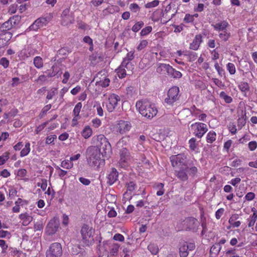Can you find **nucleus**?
I'll return each instance as SVG.
<instances>
[{"label": "nucleus", "mask_w": 257, "mask_h": 257, "mask_svg": "<svg viewBox=\"0 0 257 257\" xmlns=\"http://www.w3.org/2000/svg\"><path fill=\"white\" fill-rule=\"evenodd\" d=\"M187 156L184 154H179L176 155H172L170 157L171 165L173 168L178 167L182 165L184 167H180L178 170L175 171V175L178 179L182 181H186L188 179V176L194 178L197 176L198 168L190 164L187 166L186 163Z\"/></svg>", "instance_id": "nucleus-1"}, {"label": "nucleus", "mask_w": 257, "mask_h": 257, "mask_svg": "<svg viewBox=\"0 0 257 257\" xmlns=\"http://www.w3.org/2000/svg\"><path fill=\"white\" fill-rule=\"evenodd\" d=\"M136 107L143 116L149 119H152L158 113V109L155 104L147 99L137 101Z\"/></svg>", "instance_id": "nucleus-2"}, {"label": "nucleus", "mask_w": 257, "mask_h": 257, "mask_svg": "<svg viewBox=\"0 0 257 257\" xmlns=\"http://www.w3.org/2000/svg\"><path fill=\"white\" fill-rule=\"evenodd\" d=\"M101 156L100 152L95 147L90 146L86 150L88 164L92 167H98L104 163V160L101 158Z\"/></svg>", "instance_id": "nucleus-3"}, {"label": "nucleus", "mask_w": 257, "mask_h": 257, "mask_svg": "<svg viewBox=\"0 0 257 257\" xmlns=\"http://www.w3.org/2000/svg\"><path fill=\"white\" fill-rule=\"evenodd\" d=\"M93 230L87 224H83L81 227L80 233L83 245L89 246L94 243L93 236Z\"/></svg>", "instance_id": "nucleus-4"}, {"label": "nucleus", "mask_w": 257, "mask_h": 257, "mask_svg": "<svg viewBox=\"0 0 257 257\" xmlns=\"http://www.w3.org/2000/svg\"><path fill=\"white\" fill-rule=\"evenodd\" d=\"M180 90L177 86L171 87L167 93V97L164 100V102L167 105L173 106L174 103L179 100L180 97Z\"/></svg>", "instance_id": "nucleus-5"}, {"label": "nucleus", "mask_w": 257, "mask_h": 257, "mask_svg": "<svg viewBox=\"0 0 257 257\" xmlns=\"http://www.w3.org/2000/svg\"><path fill=\"white\" fill-rule=\"evenodd\" d=\"M190 127L192 134L199 139H201L208 131L206 124L200 122L192 123Z\"/></svg>", "instance_id": "nucleus-6"}, {"label": "nucleus", "mask_w": 257, "mask_h": 257, "mask_svg": "<svg viewBox=\"0 0 257 257\" xmlns=\"http://www.w3.org/2000/svg\"><path fill=\"white\" fill-rule=\"evenodd\" d=\"M95 81V85L102 87H106L109 86L110 80L107 77V73L104 70H101L98 72L92 82Z\"/></svg>", "instance_id": "nucleus-7"}, {"label": "nucleus", "mask_w": 257, "mask_h": 257, "mask_svg": "<svg viewBox=\"0 0 257 257\" xmlns=\"http://www.w3.org/2000/svg\"><path fill=\"white\" fill-rule=\"evenodd\" d=\"M62 254V245L57 242L51 243L46 251V257H61Z\"/></svg>", "instance_id": "nucleus-8"}, {"label": "nucleus", "mask_w": 257, "mask_h": 257, "mask_svg": "<svg viewBox=\"0 0 257 257\" xmlns=\"http://www.w3.org/2000/svg\"><path fill=\"white\" fill-rule=\"evenodd\" d=\"M132 127V123L130 121L119 120L116 122L114 126V130L117 134L123 135L128 132Z\"/></svg>", "instance_id": "nucleus-9"}, {"label": "nucleus", "mask_w": 257, "mask_h": 257, "mask_svg": "<svg viewBox=\"0 0 257 257\" xmlns=\"http://www.w3.org/2000/svg\"><path fill=\"white\" fill-rule=\"evenodd\" d=\"M120 100V98L118 95L115 93L110 94L106 102V107L107 111L109 112L113 111L117 107Z\"/></svg>", "instance_id": "nucleus-10"}, {"label": "nucleus", "mask_w": 257, "mask_h": 257, "mask_svg": "<svg viewBox=\"0 0 257 257\" xmlns=\"http://www.w3.org/2000/svg\"><path fill=\"white\" fill-rule=\"evenodd\" d=\"M125 69L132 73L134 69V65L132 63L125 64L124 62H122L120 66L115 69V72L119 78L122 79L126 76V72Z\"/></svg>", "instance_id": "nucleus-11"}, {"label": "nucleus", "mask_w": 257, "mask_h": 257, "mask_svg": "<svg viewBox=\"0 0 257 257\" xmlns=\"http://www.w3.org/2000/svg\"><path fill=\"white\" fill-rule=\"evenodd\" d=\"M160 69L166 70L168 74L174 78H180L182 76V73L180 71L176 70L169 64H161L157 68V71L159 72Z\"/></svg>", "instance_id": "nucleus-12"}, {"label": "nucleus", "mask_w": 257, "mask_h": 257, "mask_svg": "<svg viewBox=\"0 0 257 257\" xmlns=\"http://www.w3.org/2000/svg\"><path fill=\"white\" fill-rule=\"evenodd\" d=\"M183 225L186 230L195 231L199 225L197 219L193 217L186 218L183 222Z\"/></svg>", "instance_id": "nucleus-13"}, {"label": "nucleus", "mask_w": 257, "mask_h": 257, "mask_svg": "<svg viewBox=\"0 0 257 257\" xmlns=\"http://www.w3.org/2000/svg\"><path fill=\"white\" fill-rule=\"evenodd\" d=\"M59 226V221L57 218H53L48 223L46 227V232L49 235L55 234Z\"/></svg>", "instance_id": "nucleus-14"}, {"label": "nucleus", "mask_w": 257, "mask_h": 257, "mask_svg": "<svg viewBox=\"0 0 257 257\" xmlns=\"http://www.w3.org/2000/svg\"><path fill=\"white\" fill-rule=\"evenodd\" d=\"M36 52L37 50L31 46H25L20 51L19 56L22 59L25 60L31 56L34 55Z\"/></svg>", "instance_id": "nucleus-15"}, {"label": "nucleus", "mask_w": 257, "mask_h": 257, "mask_svg": "<svg viewBox=\"0 0 257 257\" xmlns=\"http://www.w3.org/2000/svg\"><path fill=\"white\" fill-rule=\"evenodd\" d=\"M50 18L49 17H41L36 20L34 23L31 26L30 28L32 30L37 31L38 29L42 28L49 22Z\"/></svg>", "instance_id": "nucleus-16"}, {"label": "nucleus", "mask_w": 257, "mask_h": 257, "mask_svg": "<svg viewBox=\"0 0 257 257\" xmlns=\"http://www.w3.org/2000/svg\"><path fill=\"white\" fill-rule=\"evenodd\" d=\"M120 163L123 165L127 164L128 161L131 160V157L128 150L125 148H123L120 150Z\"/></svg>", "instance_id": "nucleus-17"}, {"label": "nucleus", "mask_w": 257, "mask_h": 257, "mask_svg": "<svg viewBox=\"0 0 257 257\" xmlns=\"http://www.w3.org/2000/svg\"><path fill=\"white\" fill-rule=\"evenodd\" d=\"M12 34L10 32H6L0 34V48L7 46L12 38Z\"/></svg>", "instance_id": "nucleus-18"}, {"label": "nucleus", "mask_w": 257, "mask_h": 257, "mask_svg": "<svg viewBox=\"0 0 257 257\" xmlns=\"http://www.w3.org/2000/svg\"><path fill=\"white\" fill-rule=\"evenodd\" d=\"M19 218L23 226L28 225L33 220V217L28 212L21 213L19 215Z\"/></svg>", "instance_id": "nucleus-19"}, {"label": "nucleus", "mask_w": 257, "mask_h": 257, "mask_svg": "<svg viewBox=\"0 0 257 257\" xmlns=\"http://www.w3.org/2000/svg\"><path fill=\"white\" fill-rule=\"evenodd\" d=\"M202 42V35L201 34L196 35L194 39L193 40L192 42L190 44V48L193 50H198Z\"/></svg>", "instance_id": "nucleus-20"}, {"label": "nucleus", "mask_w": 257, "mask_h": 257, "mask_svg": "<svg viewBox=\"0 0 257 257\" xmlns=\"http://www.w3.org/2000/svg\"><path fill=\"white\" fill-rule=\"evenodd\" d=\"M214 29L219 33L227 30L229 25L226 21H221L214 25H212Z\"/></svg>", "instance_id": "nucleus-21"}, {"label": "nucleus", "mask_w": 257, "mask_h": 257, "mask_svg": "<svg viewBox=\"0 0 257 257\" xmlns=\"http://www.w3.org/2000/svg\"><path fill=\"white\" fill-rule=\"evenodd\" d=\"M98 150L100 152V154L102 156H106L111 153V147L108 141L107 142H103V145L98 148Z\"/></svg>", "instance_id": "nucleus-22"}, {"label": "nucleus", "mask_w": 257, "mask_h": 257, "mask_svg": "<svg viewBox=\"0 0 257 257\" xmlns=\"http://www.w3.org/2000/svg\"><path fill=\"white\" fill-rule=\"evenodd\" d=\"M118 174L116 169L114 168H112L111 171L107 176V183L109 184V185H112L117 181Z\"/></svg>", "instance_id": "nucleus-23"}, {"label": "nucleus", "mask_w": 257, "mask_h": 257, "mask_svg": "<svg viewBox=\"0 0 257 257\" xmlns=\"http://www.w3.org/2000/svg\"><path fill=\"white\" fill-rule=\"evenodd\" d=\"M238 218L239 215L237 214H233L230 216L228 222L231 227H238L240 225L241 222L237 220Z\"/></svg>", "instance_id": "nucleus-24"}, {"label": "nucleus", "mask_w": 257, "mask_h": 257, "mask_svg": "<svg viewBox=\"0 0 257 257\" xmlns=\"http://www.w3.org/2000/svg\"><path fill=\"white\" fill-rule=\"evenodd\" d=\"M94 139V142L97 146L96 148H99L100 147L103 145V142H108L107 139L102 134H100L97 135L96 137L93 138Z\"/></svg>", "instance_id": "nucleus-25"}, {"label": "nucleus", "mask_w": 257, "mask_h": 257, "mask_svg": "<svg viewBox=\"0 0 257 257\" xmlns=\"http://www.w3.org/2000/svg\"><path fill=\"white\" fill-rule=\"evenodd\" d=\"M92 129L89 125H85L81 132V136L85 139H87L92 135Z\"/></svg>", "instance_id": "nucleus-26"}, {"label": "nucleus", "mask_w": 257, "mask_h": 257, "mask_svg": "<svg viewBox=\"0 0 257 257\" xmlns=\"http://www.w3.org/2000/svg\"><path fill=\"white\" fill-rule=\"evenodd\" d=\"M74 22V17L72 13H71L70 15L65 17L62 18L61 25L64 26H68L71 24L73 23Z\"/></svg>", "instance_id": "nucleus-27"}, {"label": "nucleus", "mask_w": 257, "mask_h": 257, "mask_svg": "<svg viewBox=\"0 0 257 257\" xmlns=\"http://www.w3.org/2000/svg\"><path fill=\"white\" fill-rule=\"evenodd\" d=\"M13 27L12 24V21L11 19L5 22L0 27V30L3 33L8 32L9 30H11Z\"/></svg>", "instance_id": "nucleus-28"}, {"label": "nucleus", "mask_w": 257, "mask_h": 257, "mask_svg": "<svg viewBox=\"0 0 257 257\" xmlns=\"http://www.w3.org/2000/svg\"><path fill=\"white\" fill-rule=\"evenodd\" d=\"M163 16V10L157 9L153 13L151 16V20L154 22H158Z\"/></svg>", "instance_id": "nucleus-29"}, {"label": "nucleus", "mask_w": 257, "mask_h": 257, "mask_svg": "<svg viewBox=\"0 0 257 257\" xmlns=\"http://www.w3.org/2000/svg\"><path fill=\"white\" fill-rule=\"evenodd\" d=\"M251 211L253 212L252 214L250 216V219L248 221V227H252L254 225V223L257 219V210L254 207L251 208Z\"/></svg>", "instance_id": "nucleus-30"}, {"label": "nucleus", "mask_w": 257, "mask_h": 257, "mask_svg": "<svg viewBox=\"0 0 257 257\" xmlns=\"http://www.w3.org/2000/svg\"><path fill=\"white\" fill-rule=\"evenodd\" d=\"M154 188L158 189L156 194L158 196L163 195L165 193L164 184L162 183H156L154 185Z\"/></svg>", "instance_id": "nucleus-31"}, {"label": "nucleus", "mask_w": 257, "mask_h": 257, "mask_svg": "<svg viewBox=\"0 0 257 257\" xmlns=\"http://www.w3.org/2000/svg\"><path fill=\"white\" fill-rule=\"evenodd\" d=\"M31 151V144L28 142L25 143L24 148L20 152V157H24L27 156Z\"/></svg>", "instance_id": "nucleus-32"}, {"label": "nucleus", "mask_w": 257, "mask_h": 257, "mask_svg": "<svg viewBox=\"0 0 257 257\" xmlns=\"http://www.w3.org/2000/svg\"><path fill=\"white\" fill-rule=\"evenodd\" d=\"M206 139L208 143L212 144L216 139V133L213 131H210L207 133Z\"/></svg>", "instance_id": "nucleus-33"}, {"label": "nucleus", "mask_w": 257, "mask_h": 257, "mask_svg": "<svg viewBox=\"0 0 257 257\" xmlns=\"http://www.w3.org/2000/svg\"><path fill=\"white\" fill-rule=\"evenodd\" d=\"M222 247L219 244L215 243L210 248V253L211 255H217L220 251Z\"/></svg>", "instance_id": "nucleus-34"}, {"label": "nucleus", "mask_w": 257, "mask_h": 257, "mask_svg": "<svg viewBox=\"0 0 257 257\" xmlns=\"http://www.w3.org/2000/svg\"><path fill=\"white\" fill-rule=\"evenodd\" d=\"M33 63L38 69H41L43 67V60L40 56H36L34 58Z\"/></svg>", "instance_id": "nucleus-35"}, {"label": "nucleus", "mask_w": 257, "mask_h": 257, "mask_svg": "<svg viewBox=\"0 0 257 257\" xmlns=\"http://www.w3.org/2000/svg\"><path fill=\"white\" fill-rule=\"evenodd\" d=\"M181 257H187L188 255V250L186 248V242H184L179 248Z\"/></svg>", "instance_id": "nucleus-36"}, {"label": "nucleus", "mask_w": 257, "mask_h": 257, "mask_svg": "<svg viewBox=\"0 0 257 257\" xmlns=\"http://www.w3.org/2000/svg\"><path fill=\"white\" fill-rule=\"evenodd\" d=\"M148 249L154 255L157 254L159 250L158 245L154 243H150L148 246Z\"/></svg>", "instance_id": "nucleus-37"}, {"label": "nucleus", "mask_w": 257, "mask_h": 257, "mask_svg": "<svg viewBox=\"0 0 257 257\" xmlns=\"http://www.w3.org/2000/svg\"><path fill=\"white\" fill-rule=\"evenodd\" d=\"M239 90L243 93L245 94L249 90V86L248 83L242 82L238 85Z\"/></svg>", "instance_id": "nucleus-38"}, {"label": "nucleus", "mask_w": 257, "mask_h": 257, "mask_svg": "<svg viewBox=\"0 0 257 257\" xmlns=\"http://www.w3.org/2000/svg\"><path fill=\"white\" fill-rule=\"evenodd\" d=\"M219 38L224 41H227L230 37V33L227 30L219 33Z\"/></svg>", "instance_id": "nucleus-39"}, {"label": "nucleus", "mask_w": 257, "mask_h": 257, "mask_svg": "<svg viewBox=\"0 0 257 257\" xmlns=\"http://www.w3.org/2000/svg\"><path fill=\"white\" fill-rule=\"evenodd\" d=\"M134 51H131L128 52L126 56L123 58L122 62H124L125 64L132 63L131 61L134 59Z\"/></svg>", "instance_id": "nucleus-40"}, {"label": "nucleus", "mask_w": 257, "mask_h": 257, "mask_svg": "<svg viewBox=\"0 0 257 257\" xmlns=\"http://www.w3.org/2000/svg\"><path fill=\"white\" fill-rule=\"evenodd\" d=\"M61 166L63 168L70 169L73 167V163L69 160H64L62 161Z\"/></svg>", "instance_id": "nucleus-41"}, {"label": "nucleus", "mask_w": 257, "mask_h": 257, "mask_svg": "<svg viewBox=\"0 0 257 257\" xmlns=\"http://www.w3.org/2000/svg\"><path fill=\"white\" fill-rule=\"evenodd\" d=\"M188 144L189 148L192 151H194L198 146L196 139L195 138H192L191 139H190Z\"/></svg>", "instance_id": "nucleus-42"}, {"label": "nucleus", "mask_w": 257, "mask_h": 257, "mask_svg": "<svg viewBox=\"0 0 257 257\" xmlns=\"http://www.w3.org/2000/svg\"><path fill=\"white\" fill-rule=\"evenodd\" d=\"M225 253L226 256H228L229 257H242L239 256L236 253V249L234 248L227 250Z\"/></svg>", "instance_id": "nucleus-43"}, {"label": "nucleus", "mask_w": 257, "mask_h": 257, "mask_svg": "<svg viewBox=\"0 0 257 257\" xmlns=\"http://www.w3.org/2000/svg\"><path fill=\"white\" fill-rule=\"evenodd\" d=\"M220 97L223 99L224 101L227 103H230L232 101V98L231 96L227 95L224 91H221L219 94Z\"/></svg>", "instance_id": "nucleus-44"}, {"label": "nucleus", "mask_w": 257, "mask_h": 257, "mask_svg": "<svg viewBox=\"0 0 257 257\" xmlns=\"http://www.w3.org/2000/svg\"><path fill=\"white\" fill-rule=\"evenodd\" d=\"M10 254L13 256H20L23 253L22 250L18 249L16 247H10Z\"/></svg>", "instance_id": "nucleus-45"}, {"label": "nucleus", "mask_w": 257, "mask_h": 257, "mask_svg": "<svg viewBox=\"0 0 257 257\" xmlns=\"http://www.w3.org/2000/svg\"><path fill=\"white\" fill-rule=\"evenodd\" d=\"M93 107L96 108L97 114L99 116H102L103 115V110L99 102H95Z\"/></svg>", "instance_id": "nucleus-46"}, {"label": "nucleus", "mask_w": 257, "mask_h": 257, "mask_svg": "<svg viewBox=\"0 0 257 257\" xmlns=\"http://www.w3.org/2000/svg\"><path fill=\"white\" fill-rule=\"evenodd\" d=\"M246 116L245 112L241 117L238 118L237 119V124L238 127L241 128L245 125L246 123Z\"/></svg>", "instance_id": "nucleus-47"}, {"label": "nucleus", "mask_w": 257, "mask_h": 257, "mask_svg": "<svg viewBox=\"0 0 257 257\" xmlns=\"http://www.w3.org/2000/svg\"><path fill=\"white\" fill-rule=\"evenodd\" d=\"M109 13L113 14L115 13H117L119 11V8L117 6L112 5L110 6H108L106 9Z\"/></svg>", "instance_id": "nucleus-48"}, {"label": "nucleus", "mask_w": 257, "mask_h": 257, "mask_svg": "<svg viewBox=\"0 0 257 257\" xmlns=\"http://www.w3.org/2000/svg\"><path fill=\"white\" fill-rule=\"evenodd\" d=\"M144 23L143 21L137 22L132 27V30L134 32H138L144 26Z\"/></svg>", "instance_id": "nucleus-49"}, {"label": "nucleus", "mask_w": 257, "mask_h": 257, "mask_svg": "<svg viewBox=\"0 0 257 257\" xmlns=\"http://www.w3.org/2000/svg\"><path fill=\"white\" fill-rule=\"evenodd\" d=\"M226 69L230 75H233L236 73V68L233 63H228L226 65Z\"/></svg>", "instance_id": "nucleus-50"}, {"label": "nucleus", "mask_w": 257, "mask_h": 257, "mask_svg": "<svg viewBox=\"0 0 257 257\" xmlns=\"http://www.w3.org/2000/svg\"><path fill=\"white\" fill-rule=\"evenodd\" d=\"M82 108V103L81 102H78L76 105L75 106L73 110V113L74 115L80 116L79 113L80 112L81 109Z\"/></svg>", "instance_id": "nucleus-51"}, {"label": "nucleus", "mask_w": 257, "mask_h": 257, "mask_svg": "<svg viewBox=\"0 0 257 257\" xmlns=\"http://www.w3.org/2000/svg\"><path fill=\"white\" fill-rule=\"evenodd\" d=\"M201 112L202 111L198 109L195 105L191 107V113L193 116L198 118Z\"/></svg>", "instance_id": "nucleus-52"}, {"label": "nucleus", "mask_w": 257, "mask_h": 257, "mask_svg": "<svg viewBox=\"0 0 257 257\" xmlns=\"http://www.w3.org/2000/svg\"><path fill=\"white\" fill-rule=\"evenodd\" d=\"M159 4L158 0H154L145 4V7L147 9H150L158 6Z\"/></svg>", "instance_id": "nucleus-53"}, {"label": "nucleus", "mask_w": 257, "mask_h": 257, "mask_svg": "<svg viewBox=\"0 0 257 257\" xmlns=\"http://www.w3.org/2000/svg\"><path fill=\"white\" fill-rule=\"evenodd\" d=\"M212 80L219 88L221 89H224L225 84L222 81L216 78H213Z\"/></svg>", "instance_id": "nucleus-54"}, {"label": "nucleus", "mask_w": 257, "mask_h": 257, "mask_svg": "<svg viewBox=\"0 0 257 257\" xmlns=\"http://www.w3.org/2000/svg\"><path fill=\"white\" fill-rule=\"evenodd\" d=\"M57 139V136L55 135H50L46 139V144L48 145L54 144V141Z\"/></svg>", "instance_id": "nucleus-55"}, {"label": "nucleus", "mask_w": 257, "mask_h": 257, "mask_svg": "<svg viewBox=\"0 0 257 257\" xmlns=\"http://www.w3.org/2000/svg\"><path fill=\"white\" fill-rule=\"evenodd\" d=\"M148 42L147 40H142L140 41L139 44L137 47L138 51H141L147 47Z\"/></svg>", "instance_id": "nucleus-56"}, {"label": "nucleus", "mask_w": 257, "mask_h": 257, "mask_svg": "<svg viewBox=\"0 0 257 257\" xmlns=\"http://www.w3.org/2000/svg\"><path fill=\"white\" fill-rule=\"evenodd\" d=\"M185 55L188 56L189 61L190 62L194 61L198 57L197 53L194 52H189L188 54H186Z\"/></svg>", "instance_id": "nucleus-57"}, {"label": "nucleus", "mask_w": 257, "mask_h": 257, "mask_svg": "<svg viewBox=\"0 0 257 257\" xmlns=\"http://www.w3.org/2000/svg\"><path fill=\"white\" fill-rule=\"evenodd\" d=\"M152 31V27L151 26H147L143 28L141 33V36H144L148 35Z\"/></svg>", "instance_id": "nucleus-58"}, {"label": "nucleus", "mask_w": 257, "mask_h": 257, "mask_svg": "<svg viewBox=\"0 0 257 257\" xmlns=\"http://www.w3.org/2000/svg\"><path fill=\"white\" fill-rule=\"evenodd\" d=\"M57 93V89L56 88H52L50 91L48 92L46 96L47 99H52L54 95Z\"/></svg>", "instance_id": "nucleus-59"}, {"label": "nucleus", "mask_w": 257, "mask_h": 257, "mask_svg": "<svg viewBox=\"0 0 257 257\" xmlns=\"http://www.w3.org/2000/svg\"><path fill=\"white\" fill-rule=\"evenodd\" d=\"M9 158V153L5 152L0 156V166L4 165Z\"/></svg>", "instance_id": "nucleus-60"}, {"label": "nucleus", "mask_w": 257, "mask_h": 257, "mask_svg": "<svg viewBox=\"0 0 257 257\" xmlns=\"http://www.w3.org/2000/svg\"><path fill=\"white\" fill-rule=\"evenodd\" d=\"M9 60L6 57H3L0 59V65L4 68H7L9 66Z\"/></svg>", "instance_id": "nucleus-61"}, {"label": "nucleus", "mask_w": 257, "mask_h": 257, "mask_svg": "<svg viewBox=\"0 0 257 257\" xmlns=\"http://www.w3.org/2000/svg\"><path fill=\"white\" fill-rule=\"evenodd\" d=\"M130 10L133 13H137L140 11V7L136 3H133L130 5Z\"/></svg>", "instance_id": "nucleus-62"}, {"label": "nucleus", "mask_w": 257, "mask_h": 257, "mask_svg": "<svg viewBox=\"0 0 257 257\" xmlns=\"http://www.w3.org/2000/svg\"><path fill=\"white\" fill-rule=\"evenodd\" d=\"M91 122L92 126L95 128L99 127L102 124L101 120L97 117L93 119Z\"/></svg>", "instance_id": "nucleus-63"}, {"label": "nucleus", "mask_w": 257, "mask_h": 257, "mask_svg": "<svg viewBox=\"0 0 257 257\" xmlns=\"http://www.w3.org/2000/svg\"><path fill=\"white\" fill-rule=\"evenodd\" d=\"M248 147L250 151H254L257 148V142L255 141L249 142Z\"/></svg>", "instance_id": "nucleus-64"}]
</instances>
